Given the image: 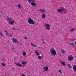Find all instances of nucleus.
Masks as SVG:
<instances>
[{"label": "nucleus", "instance_id": "30", "mask_svg": "<svg viewBox=\"0 0 76 76\" xmlns=\"http://www.w3.org/2000/svg\"><path fill=\"white\" fill-rule=\"evenodd\" d=\"M71 44H72V45H75V44H74V43H71Z\"/></svg>", "mask_w": 76, "mask_h": 76}, {"label": "nucleus", "instance_id": "31", "mask_svg": "<svg viewBox=\"0 0 76 76\" xmlns=\"http://www.w3.org/2000/svg\"><path fill=\"white\" fill-rule=\"evenodd\" d=\"M5 31L6 34H7V31L6 30H5Z\"/></svg>", "mask_w": 76, "mask_h": 76}, {"label": "nucleus", "instance_id": "21", "mask_svg": "<svg viewBox=\"0 0 76 76\" xmlns=\"http://www.w3.org/2000/svg\"><path fill=\"white\" fill-rule=\"evenodd\" d=\"M38 59H39L40 60L41 59H42V58L41 57L39 56L38 57Z\"/></svg>", "mask_w": 76, "mask_h": 76}, {"label": "nucleus", "instance_id": "33", "mask_svg": "<svg viewBox=\"0 0 76 76\" xmlns=\"http://www.w3.org/2000/svg\"><path fill=\"white\" fill-rule=\"evenodd\" d=\"M14 27H13V28H11L12 29V30H14V29H14Z\"/></svg>", "mask_w": 76, "mask_h": 76}, {"label": "nucleus", "instance_id": "11", "mask_svg": "<svg viewBox=\"0 0 76 76\" xmlns=\"http://www.w3.org/2000/svg\"><path fill=\"white\" fill-rule=\"evenodd\" d=\"M21 63L23 65H24V64H27V63L24 61H22Z\"/></svg>", "mask_w": 76, "mask_h": 76}, {"label": "nucleus", "instance_id": "18", "mask_svg": "<svg viewBox=\"0 0 76 76\" xmlns=\"http://www.w3.org/2000/svg\"><path fill=\"white\" fill-rule=\"evenodd\" d=\"M41 11H42V13H45V10H43L42 9L41 10Z\"/></svg>", "mask_w": 76, "mask_h": 76}, {"label": "nucleus", "instance_id": "19", "mask_svg": "<svg viewBox=\"0 0 76 76\" xmlns=\"http://www.w3.org/2000/svg\"><path fill=\"white\" fill-rule=\"evenodd\" d=\"M1 65L2 66H6V64L4 63H2L1 64Z\"/></svg>", "mask_w": 76, "mask_h": 76}, {"label": "nucleus", "instance_id": "20", "mask_svg": "<svg viewBox=\"0 0 76 76\" xmlns=\"http://www.w3.org/2000/svg\"><path fill=\"white\" fill-rule=\"evenodd\" d=\"M0 35L2 37H3V33L0 32Z\"/></svg>", "mask_w": 76, "mask_h": 76}, {"label": "nucleus", "instance_id": "15", "mask_svg": "<svg viewBox=\"0 0 76 76\" xmlns=\"http://www.w3.org/2000/svg\"><path fill=\"white\" fill-rule=\"evenodd\" d=\"M10 35V36H11V35H12V34H10V33H7V34H6V36H7L8 35Z\"/></svg>", "mask_w": 76, "mask_h": 76}, {"label": "nucleus", "instance_id": "35", "mask_svg": "<svg viewBox=\"0 0 76 76\" xmlns=\"http://www.w3.org/2000/svg\"><path fill=\"white\" fill-rule=\"evenodd\" d=\"M19 44H20V45H22V43H19Z\"/></svg>", "mask_w": 76, "mask_h": 76}, {"label": "nucleus", "instance_id": "25", "mask_svg": "<svg viewBox=\"0 0 76 76\" xmlns=\"http://www.w3.org/2000/svg\"><path fill=\"white\" fill-rule=\"evenodd\" d=\"M18 8H20V7H21V5H18Z\"/></svg>", "mask_w": 76, "mask_h": 76}, {"label": "nucleus", "instance_id": "29", "mask_svg": "<svg viewBox=\"0 0 76 76\" xmlns=\"http://www.w3.org/2000/svg\"><path fill=\"white\" fill-rule=\"evenodd\" d=\"M32 1V0H28L27 1L28 2H29L30 1Z\"/></svg>", "mask_w": 76, "mask_h": 76}, {"label": "nucleus", "instance_id": "17", "mask_svg": "<svg viewBox=\"0 0 76 76\" xmlns=\"http://www.w3.org/2000/svg\"><path fill=\"white\" fill-rule=\"evenodd\" d=\"M35 53H36V54H37V56H38V55H39V53H38V51H35Z\"/></svg>", "mask_w": 76, "mask_h": 76}, {"label": "nucleus", "instance_id": "39", "mask_svg": "<svg viewBox=\"0 0 76 76\" xmlns=\"http://www.w3.org/2000/svg\"><path fill=\"white\" fill-rule=\"evenodd\" d=\"M75 45H76V41H75Z\"/></svg>", "mask_w": 76, "mask_h": 76}, {"label": "nucleus", "instance_id": "32", "mask_svg": "<svg viewBox=\"0 0 76 76\" xmlns=\"http://www.w3.org/2000/svg\"><path fill=\"white\" fill-rule=\"evenodd\" d=\"M24 39H25V40H26V39H27V38H26V37H25Z\"/></svg>", "mask_w": 76, "mask_h": 76}, {"label": "nucleus", "instance_id": "36", "mask_svg": "<svg viewBox=\"0 0 76 76\" xmlns=\"http://www.w3.org/2000/svg\"><path fill=\"white\" fill-rule=\"evenodd\" d=\"M22 76H25V75L23 74L22 75Z\"/></svg>", "mask_w": 76, "mask_h": 76}, {"label": "nucleus", "instance_id": "8", "mask_svg": "<svg viewBox=\"0 0 76 76\" xmlns=\"http://www.w3.org/2000/svg\"><path fill=\"white\" fill-rule=\"evenodd\" d=\"M16 66H18L19 67H22V64L19 63H17L16 64Z\"/></svg>", "mask_w": 76, "mask_h": 76}, {"label": "nucleus", "instance_id": "23", "mask_svg": "<svg viewBox=\"0 0 76 76\" xmlns=\"http://www.w3.org/2000/svg\"><path fill=\"white\" fill-rule=\"evenodd\" d=\"M75 28L72 29L70 31L71 32H72V31H74V30H75Z\"/></svg>", "mask_w": 76, "mask_h": 76}, {"label": "nucleus", "instance_id": "27", "mask_svg": "<svg viewBox=\"0 0 76 76\" xmlns=\"http://www.w3.org/2000/svg\"><path fill=\"white\" fill-rule=\"evenodd\" d=\"M16 42H17V44H18V43H19L20 42H19V41L17 40Z\"/></svg>", "mask_w": 76, "mask_h": 76}, {"label": "nucleus", "instance_id": "7", "mask_svg": "<svg viewBox=\"0 0 76 76\" xmlns=\"http://www.w3.org/2000/svg\"><path fill=\"white\" fill-rule=\"evenodd\" d=\"M73 69L75 72H76V65H74L73 66Z\"/></svg>", "mask_w": 76, "mask_h": 76}, {"label": "nucleus", "instance_id": "43", "mask_svg": "<svg viewBox=\"0 0 76 76\" xmlns=\"http://www.w3.org/2000/svg\"><path fill=\"white\" fill-rule=\"evenodd\" d=\"M13 69H15V68H14V67H13Z\"/></svg>", "mask_w": 76, "mask_h": 76}, {"label": "nucleus", "instance_id": "24", "mask_svg": "<svg viewBox=\"0 0 76 76\" xmlns=\"http://www.w3.org/2000/svg\"><path fill=\"white\" fill-rule=\"evenodd\" d=\"M14 22H15V21H12L10 22V24L11 25H12V24H13V23H14Z\"/></svg>", "mask_w": 76, "mask_h": 76}, {"label": "nucleus", "instance_id": "5", "mask_svg": "<svg viewBox=\"0 0 76 76\" xmlns=\"http://www.w3.org/2000/svg\"><path fill=\"white\" fill-rule=\"evenodd\" d=\"M11 40L13 41V42H14V43L17 42V39L15 38H12Z\"/></svg>", "mask_w": 76, "mask_h": 76}, {"label": "nucleus", "instance_id": "38", "mask_svg": "<svg viewBox=\"0 0 76 76\" xmlns=\"http://www.w3.org/2000/svg\"><path fill=\"white\" fill-rule=\"evenodd\" d=\"M33 47H37V46H36V45H34Z\"/></svg>", "mask_w": 76, "mask_h": 76}, {"label": "nucleus", "instance_id": "22", "mask_svg": "<svg viewBox=\"0 0 76 76\" xmlns=\"http://www.w3.org/2000/svg\"><path fill=\"white\" fill-rule=\"evenodd\" d=\"M61 63H62V65H63V66H66V64H65V63L62 62Z\"/></svg>", "mask_w": 76, "mask_h": 76}, {"label": "nucleus", "instance_id": "34", "mask_svg": "<svg viewBox=\"0 0 76 76\" xmlns=\"http://www.w3.org/2000/svg\"><path fill=\"white\" fill-rule=\"evenodd\" d=\"M66 12H67V11H66V10H65V11H64V13H66Z\"/></svg>", "mask_w": 76, "mask_h": 76}, {"label": "nucleus", "instance_id": "9", "mask_svg": "<svg viewBox=\"0 0 76 76\" xmlns=\"http://www.w3.org/2000/svg\"><path fill=\"white\" fill-rule=\"evenodd\" d=\"M31 6H37V5L36 4V3L34 2H31Z\"/></svg>", "mask_w": 76, "mask_h": 76}, {"label": "nucleus", "instance_id": "44", "mask_svg": "<svg viewBox=\"0 0 76 76\" xmlns=\"http://www.w3.org/2000/svg\"><path fill=\"white\" fill-rule=\"evenodd\" d=\"M44 43L45 44V42H44Z\"/></svg>", "mask_w": 76, "mask_h": 76}, {"label": "nucleus", "instance_id": "26", "mask_svg": "<svg viewBox=\"0 0 76 76\" xmlns=\"http://www.w3.org/2000/svg\"><path fill=\"white\" fill-rule=\"evenodd\" d=\"M59 72L61 74H62V72H61V71L60 70H59Z\"/></svg>", "mask_w": 76, "mask_h": 76}, {"label": "nucleus", "instance_id": "14", "mask_svg": "<svg viewBox=\"0 0 76 76\" xmlns=\"http://www.w3.org/2000/svg\"><path fill=\"white\" fill-rule=\"evenodd\" d=\"M45 14H43L42 15V17L43 18H45Z\"/></svg>", "mask_w": 76, "mask_h": 76}, {"label": "nucleus", "instance_id": "42", "mask_svg": "<svg viewBox=\"0 0 76 76\" xmlns=\"http://www.w3.org/2000/svg\"><path fill=\"white\" fill-rule=\"evenodd\" d=\"M14 60H16V58H14Z\"/></svg>", "mask_w": 76, "mask_h": 76}, {"label": "nucleus", "instance_id": "37", "mask_svg": "<svg viewBox=\"0 0 76 76\" xmlns=\"http://www.w3.org/2000/svg\"><path fill=\"white\" fill-rule=\"evenodd\" d=\"M61 52H62V53H64V51L63 50H62Z\"/></svg>", "mask_w": 76, "mask_h": 76}, {"label": "nucleus", "instance_id": "4", "mask_svg": "<svg viewBox=\"0 0 76 76\" xmlns=\"http://www.w3.org/2000/svg\"><path fill=\"white\" fill-rule=\"evenodd\" d=\"M68 60L69 61H71L74 58L73 57V56L72 55L70 56H68Z\"/></svg>", "mask_w": 76, "mask_h": 76}, {"label": "nucleus", "instance_id": "45", "mask_svg": "<svg viewBox=\"0 0 76 76\" xmlns=\"http://www.w3.org/2000/svg\"><path fill=\"white\" fill-rule=\"evenodd\" d=\"M42 63H43V62H42Z\"/></svg>", "mask_w": 76, "mask_h": 76}, {"label": "nucleus", "instance_id": "16", "mask_svg": "<svg viewBox=\"0 0 76 76\" xmlns=\"http://www.w3.org/2000/svg\"><path fill=\"white\" fill-rule=\"evenodd\" d=\"M23 56H26V52H24L23 53Z\"/></svg>", "mask_w": 76, "mask_h": 76}, {"label": "nucleus", "instance_id": "6", "mask_svg": "<svg viewBox=\"0 0 76 76\" xmlns=\"http://www.w3.org/2000/svg\"><path fill=\"white\" fill-rule=\"evenodd\" d=\"M57 11L59 12H63V11H64V9H58L57 10Z\"/></svg>", "mask_w": 76, "mask_h": 76}, {"label": "nucleus", "instance_id": "1", "mask_svg": "<svg viewBox=\"0 0 76 76\" xmlns=\"http://www.w3.org/2000/svg\"><path fill=\"white\" fill-rule=\"evenodd\" d=\"M50 53H51V56H53H53H56V50H54V49L53 48H52L50 49Z\"/></svg>", "mask_w": 76, "mask_h": 76}, {"label": "nucleus", "instance_id": "13", "mask_svg": "<svg viewBox=\"0 0 76 76\" xmlns=\"http://www.w3.org/2000/svg\"><path fill=\"white\" fill-rule=\"evenodd\" d=\"M45 71H47L48 70V67H46L45 69Z\"/></svg>", "mask_w": 76, "mask_h": 76}, {"label": "nucleus", "instance_id": "3", "mask_svg": "<svg viewBox=\"0 0 76 76\" xmlns=\"http://www.w3.org/2000/svg\"><path fill=\"white\" fill-rule=\"evenodd\" d=\"M45 26H46V28L49 31V30H50V29H51V27H50V24L48 23H45Z\"/></svg>", "mask_w": 76, "mask_h": 76}, {"label": "nucleus", "instance_id": "12", "mask_svg": "<svg viewBox=\"0 0 76 76\" xmlns=\"http://www.w3.org/2000/svg\"><path fill=\"white\" fill-rule=\"evenodd\" d=\"M67 66L68 67H69V68H72V66H71V65H70V64H68Z\"/></svg>", "mask_w": 76, "mask_h": 76}, {"label": "nucleus", "instance_id": "40", "mask_svg": "<svg viewBox=\"0 0 76 76\" xmlns=\"http://www.w3.org/2000/svg\"><path fill=\"white\" fill-rule=\"evenodd\" d=\"M33 0V2H34L35 1V0Z\"/></svg>", "mask_w": 76, "mask_h": 76}, {"label": "nucleus", "instance_id": "41", "mask_svg": "<svg viewBox=\"0 0 76 76\" xmlns=\"http://www.w3.org/2000/svg\"><path fill=\"white\" fill-rule=\"evenodd\" d=\"M12 50H14V48H12Z\"/></svg>", "mask_w": 76, "mask_h": 76}, {"label": "nucleus", "instance_id": "28", "mask_svg": "<svg viewBox=\"0 0 76 76\" xmlns=\"http://www.w3.org/2000/svg\"><path fill=\"white\" fill-rule=\"evenodd\" d=\"M31 45H32V46H33V47H34V44L33 43H31Z\"/></svg>", "mask_w": 76, "mask_h": 76}, {"label": "nucleus", "instance_id": "2", "mask_svg": "<svg viewBox=\"0 0 76 76\" xmlns=\"http://www.w3.org/2000/svg\"><path fill=\"white\" fill-rule=\"evenodd\" d=\"M28 22L30 24H35V22H34V20L33 19H31V18H29L28 19Z\"/></svg>", "mask_w": 76, "mask_h": 76}, {"label": "nucleus", "instance_id": "10", "mask_svg": "<svg viewBox=\"0 0 76 76\" xmlns=\"http://www.w3.org/2000/svg\"><path fill=\"white\" fill-rule=\"evenodd\" d=\"M7 20L8 21H9L8 22V23H10V18L7 17Z\"/></svg>", "mask_w": 76, "mask_h": 76}]
</instances>
